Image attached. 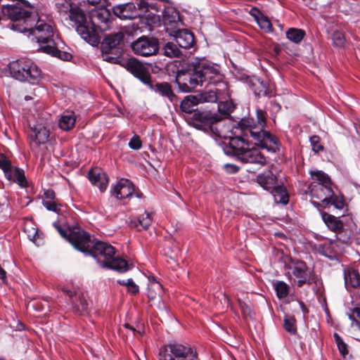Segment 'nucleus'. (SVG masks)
Listing matches in <instances>:
<instances>
[{
    "label": "nucleus",
    "instance_id": "f257e3e1",
    "mask_svg": "<svg viewBox=\"0 0 360 360\" xmlns=\"http://www.w3.org/2000/svg\"><path fill=\"white\" fill-rule=\"evenodd\" d=\"M256 116L257 120L251 117L241 119L236 128L240 130L241 134L231 138L226 153L234 155L243 162L264 165L266 162L265 157L258 149L250 147L252 144L249 137L252 139L255 145L272 153L280 150V143L276 136L264 130L266 121V112L257 109Z\"/></svg>",
    "mask_w": 360,
    "mask_h": 360
},
{
    "label": "nucleus",
    "instance_id": "f03ea898",
    "mask_svg": "<svg viewBox=\"0 0 360 360\" xmlns=\"http://www.w3.org/2000/svg\"><path fill=\"white\" fill-rule=\"evenodd\" d=\"M2 13L11 20L9 27L19 32L34 35L39 49L63 60H70L72 55L57 47L54 30L50 22L38 17L35 8L27 1L20 0L13 4L3 6Z\"/></svg>",
    "mask_w": 360,
    "mask_h": 360
},
{
    "label": "nucleus",
    "instance_id": "7ed1b4c3",
    "mask_svg": "<svg viewBox=\"0 0 360 360\" xmlns=\"http://www.w3.org/2000/svg\"><path fill=\"white\" fill-rule=\"evenodd\" d=\"M60 236L68 240L73 247L84 253L92 255L103 267L123 273L129 269L126 260L115 257V248L106 243L92 240L91 236L80 228L67 229L54 224Z\"/></svg>",
    "mask_w": 360,
    "mask_h": 360
},
{
    "label": "nucleus",
    "instance_id": "20e7f679",
    "mask_svg": "<svg viewBox=\"0 0 360 360\" xmlns=\"http://www.w3.org/2000/svg\"><path fill=\"white\" fill-rule=\"evenodd\" d=\"M56 8L61 15L69 14V18L75 22L76 31L88 43L95 44L98 41L97 34L84 26L85 14L83 11L73 4L72 0H57Z\"/></svg>",
    "mask_w": 360,
    "mask_h": 360
},
{
    "label": "nucleus",
    "instance_id": "39448f33",
    "mask_svg": "<svg viewBox=\"0 0 360 360\" xmlns=\"http://www.w3.org/2000/svg\"><path fill=\"white\" fill-rule=\"evenodd\" d=\"M312 179L316 181L312 182L309 186V193L312 198L321 200V205L326 208L328 206L329 198L333 196L331 181L329 176L321 171L311 172ZM316 207L321 205L320 202L311 201Z\"/></svg>",
    "mask_w": 360,
    "mask_h": 360
},
{
    "label": "nucleus",
    "instance_id": "423d86ee",
    "mask_svg": "<svg viewBox=\"0 0 360 360\" xmlns=\"http://www.w3.org/2000/svg\"><path fill=\"white\" fill-rule=\"evenodd\" d=\"M9 70L11 76L20 82L36 84L41 79V70L30 59L20 58L13 61L9 65Z\"/></svg>",
    "mask_w": 360,
    "mask_h": 360
},
{
    "label": "nucleus",
    "instance_id": "0eeeda50",
    "mask_svg": "<svg viewBox=\"0 0 360 360\" xmlns=\"http://www.w3.org/2000/svg\"><path fill=\"white\" fill-rule=\"evenodd\" d=\"M222 117L209 110H195L190 117L189 124L195 128L213 136L221 137L219 124Z\"/></svg>",
    "mask_w": 360,
    "mask_h": 360
},
{
    "label": "nucleus",
    "instance_id": "6e6552de",
    "mask_svg": "<svg viewBox=\"0 0 360 360\" xmlns=\"http://www.w3.org/2000/svg\"><path fill=\"white\" fill-rule=\"evenodd\" d=\"M159 360H197L196 352L190 347L180 343H169L161 347Z\"/></svg>",
    "mask_w": 360,
    "mask_h": 360
},
{
    "label": "nucleus",
    "instance_id": "1a4fd4ad",
    "mask_svg": "<svg viewBox=\"0 0 360 360\" xmlns=\"http://www.w3.org/2000/svg\"><path fill=\"white\" fill-rule=\"evenodd\" d=\"M111 23V13L108 9L101 8L92 11L91 14V26L87 23L86 18L84 25L88 30L95 31V33L97 34L98 41L95 44H89L93 46L98 44L101 39V32L108 30Z\"/></svg>",
    "mask_w": 360,
    "mask_h": 360
},
{
    "label": "nucleus",
    "instance_id": "9d476101",
    "mask_svg": "<svg viewBox=\"0 0 360 360\" xmlns=\"http://www.w3.org/2000/svg\"><path fill=\"white\" fill-rule=\"evenodd\" d=\"M176 82L183 92H191L198 86H202L199 72L196 70L195 60L192 63L191 68L188 70L177 72Z\"/></svg>",
    "mask_w": 360,
    "mask_h": 360
},
{
    "label": "nucleus",
    "instance_id": "9b49d317",
    "mask_svg": "<svg viewBox=\"0 0 360 360\" xmlns=\"http://www.w3.org/2000/svg\"><path fill=\"white\" fill-rule=\"evenodd\" d=\"M196 70L199 72L202 85L204 82L216 84L222 81L218 67L205 58L195 59Z\"/></svg>",
    "mask_w": 360,
    "mask_h": 360
},
{
    "label": "nucleus",
    "instance_id": "f8f14e48",
    "mask_svg": "<svg viewBox=\"0 0 360 360\" xmlns=\"http://www.w3.org/2000/svg\"><path fill=\"white\" fill-rule=\"evenodd\" d=\"M134 54L148 57L155 55L159 50L158 40L153 37H141L131 44Z\"/></svg>",
    "mask_w": 360,
    "mask_h": 360
},
{
    "label": "nucleus",
    "instance_id": "ddd939ff",
    "mask_svg": "<svg viewBox=\"0 0 360 360\" xmlns=\"http://www.w3.org/2000/svg\"><path fill=\"white\" fill-rule=\"evenodd\" d=\"M291 274L297 278V285L299 288L304 284L310 285L312 283L311 273L307 264L299 259H292L289 266Z\"/></svg>",
    "mask_w": 360,
    "mask_h": 360
},
{
    "label": "nucleus",
    "instance_id": "4468645a",
    "mask_svg": "<svg viewBox=\"0 0 360 360\" xmlns=\"http://www.w3.org/2000/svg\"><path fill=\"white\" fill-rule=\"evenodd\" d=\"M62 290L70 297L72 309L75 313L84 314L87 312L89 304L84 292L81 290H71L66 288H63Z\"/></svg>",
    "mask_w": 360,
    "mask_h": 360
},
{
    "label": "nucleus",
    "instance_id": "2eb2a0df",
    "mask_svg": "<svg viewBox=\"0 0 360 360\" xmlns=\"http://www.w3.org/2000/svg\"><path fill=\"white\" fill-rule=\"evenodd\" d=\"M125 68L143 84H150L151 76L148 69L138 59L129 58L126 63Z\"/></svg>",
    "mask_w": 360,
    "mask_h": 360
},
{
    "label": "nucleus",
    "instance_id": "dca6fc26",
    "mask_svg": "<svg viewBox=\"0 0 360 360\" xmlns=\"http://www.w3.org/2000/svg\"><path fill=\"white\" fill-rule=\"evenodd\" d=\"M111 193L117 200L129 198L134 193V184L129 179H121L112 187Z\"/></svg>",
    "mask_w": 360,
    "mask_h": 360
},
{
    "label": "nucleus",
    "instance_id": "f3484780",
    "mask_svg": "<svg viewBox=\"0 0 360 360\" xmlns=\"http://www.w3.org/2000/svg\"><path fill=\"white\" fill-rule=\"evenodd\" d=\"M133 3L118 4L112 7V12L117 17L122 20L134 19L141 15Z\"/></svg>",
    "mask_w": 360,
    "mask_h": 360
},
{
    "label": "nucleus",
    "instance_id": "a211bd4d",
    "mask_svg": "<svg viewBox=\"0 0 360 360\" xmlns=\"http://www.w3.org/2000/svg\"><path fill=\"white\" fill-rule=\"evenodd\" d=\"M169 34L174 37L177 45L181 48L187 49L195 44L194 35L188 30L177 28L172 30Z\"/></svg>",
    "mask_w": 360,
    "mask_h": 360
},
{
    "label": "nucleus",
    "instance_id": "6ab92c4d",
    "mask_svg": "<svg viewBox=\"0 0 360 360\" xmlns=\"http://www.w3.org/2000/svg\"><path fill=\"white\" fill-rule=\"evenodd\" d=\"M163 22L166 31L169 33L172 30L179 28L180 17L179 12L174 8H168L163 12Z\"/></svg>",
    "mask_w": 360,
    "mask_h": 360
},
{
    "label": "nucleus",
    "instance_id": "aec40b11",
    "mask_svg": "<svg viewBox=\"0 0 360 360\" xmlns=\"http://www.w3.org/2000/svg\"><path fill=\"white\" fill-rule=\"evenodd\" d=\"M89 179L91 184L98 187L101 192L105 191L109 179L100 168L91 169L89 172Z\"/></svg>",
    "mask_w": 360,
    "mask_h": 360
},
{
    "label": "nucleus",
    "instance_id": "412c9836",
    "mask_svg": "<svg viewBox=\"0 0 360 360\" xmlns=\"http://www.w3.org/2000/svg\"><path fill=\"white\" fill-rule=\"evenodd\" d=\"M49 135V130L42 124H37L31 127V133L29 134L30 139L34 141L37 146L46 143Z\"/></svg>",
    "mask_w": 360,
    "mask_h": 360
},
{
    "label": "nucleus",
    "instance_id": "4be33fe9",
    "mask_svg": "<svg viewBox=\"0 0 360 360\" xmlns=\"http://www.w3.org/2000/svg\"><path fill=\"white\" fill-rule=\"evenodd\" d=\"M123 38L124 33L122 32L108 34L104 38L101 44L102 51L105 53H109L112 49L116 48L120 44Z\"/></svg>",
    "mask_w": 360,
    "mask_h": 360
},
{
    "label": "nucleus",
    "instance_id": "5701e85b",
    "mask_svg": "<svg viewBox=\"0 0 360 360\" xmlns=\"http://www.w3.org/2000/svg\"><path fill=\"white\" fill-rule=\"evenodd\" d=\"M257 182L264 189L270 191L277 184V177L271 171H267L257 175Z\"/></svg>",
    "mask_w": 360,
    "mask_h": 360
},
{
    "label": "nucleus",
    "instance_id": "b1692460",
    "mask_svg": "<svg viewBox=\"0 0 360 360\" xmlns=\"http://www.w3.org/2000/svg\"><path fill=\"white\" fill-rule=\"evenodd\" d=\"M153 221V213L145 212L141 214L137 219H131L129 226L131 228H136L139 231L147 230Z\"/></svg>",
    "mask_w": 360,
    "mask_h": 360
},
{
    "label": "nucleus",
    "instance_id": "393cba45",
    "mask_svg": "<svg viewBox=\"0 0 360 360\" xmlns=\"http://www.w3.org/2000/svg\"><path fill=\"white\" fill-rule=\"evenodd\" d=\"M321 217L328 228L336 233H340L343 230V223L336 217L327 212H322Z\"/></svg>",
    "mask_w": 360,
    "mask_h": 360
},
{
    "label": "nucleus",
    "instance_id": "a878e982",
    "mask_svg": "<svg viewBox=\"0 0 360 360\" xmlns=\"http://www.w3.org/2000/svg\"><path fill=\"white\" fill-rule=\"evenodd\" d=\"M345 286L347 289L360 287V275L357 270L348 268L344 271Z\"/></svg>",
    "mask_w": 360,
    "mask_h": 360
},
{
    "label": "nucleus",
    "instance_id": "bb28decb",
    "mask_svg": "<svg viewBox=\"0 0 360 360\" xmlns=\"http://www.w3.org/2000/svg\"><path fill=\"white\" fill-rule=\"evenodd\" d=\"M147 85L155 92L160 94L162 96L167 97L171 101H172L173 98L175 96L172 91L171 85L167 82H160L153 85L150 79V84Z\"/></svg>",
    "mask_w": 360,
    "mask_h": 360
},
{
    "label": "nucleus",
    "instance_id": "cd10ccee",
    "mask_svg": "<svg viewBox=\"0 0 360 360\" xmlns=\"http://www.w3.org/2000/svg\"><path fill=\"white\" fill-rule=\"evenodd\" d=\"M162 292V285L158 282L155 278H149V284L148 286V297L150 301L159 299Z\"/></svg>",
    "mask_w": 360,
    "mask_h": 360
},
{
    "label": "nucleus",
    "instance_id": "c85d7f7f",
    "mask_svg": "<svg viewBox=\"0 0 360 360\" xmlns=\"http://www.w3.org/2000/svg\"><path fill=\"white\" fill-rule=\"evenodd\" d=\"M274 197L276 202L287 204L289 200V196L284 186L276 184L274 188L269 191Z\"/></svg>",
    "mask_w": 360,
    "mask_h": 360
},
{
    "label": "nucleus",
    "instance_id": "c756f323",
    "mask_svg": "<svg viewBox=\"0 0 360 360\" xmlns=\"http://www.w3.org/2000/svg\"><path fill=\"white\" fill-rule=\"evenodd\" d=\"M7 179L12 180L17 183L21 187H27V182L24 174V171L22 169L15 167L13 169H11V176H6Z\"/></svg>",
    "mask_w": 360,
    "mask_h": 360
},
{
    "label": "nucleus",
    "instance_id": "7c9ffc66",
    "mask_svg": "<svg viewBox=\"0 0 360 360\" xmlns=\"http://www.w3.org/2000/svg\"><path fill=\"white\" fill-rule=\"evenodd\" d=\"M199 103L198 98L197 96H187L181 101L180 108L183 112L191 113L195 110L193 108Z\"/></svg>",
    "mask_w": 360,
    "mask_h": 360
},
{
    "label": "nucleus",
    "instance_id": "2f4dec72",
    "mask_svg": "<svg viewBox=\"0 0 360 360\" xmlns=\"http://www.w3.org/2000/svg\"><path fill=\"white\" fill-rule=\"evenodd\" d=\"M75 117L73 112H72L71 114L63 115L59 120L58 125L63 130L68 131L75 126Z\"/></svg>",
    "mask_w": 360,
    "mask_h": 360
},
{
    "label": "nucleus",
    "instance_id": "473e14b6",
    "mask_svg": "<svg viewBox=\"0 0 360 360\" xmlns=\"http://www.w3.org/2000/svg\"><path fill=\"white\" fill-rule=\"evenodd\" d=\"M258 13V15H255V20L260 28L266 32L272 31V25L270 20L265 15H264L259 10H255Z\"/></svg>",
    "mask_w": 360,
    "mask_h": 360
},
{
    "label": "nucleus",
    "instance_id": "72a5a7b5",
    "mask_svg": "<svg viewBox=\"0 0 360 360\" xmlns=\"http://www.w3.org/2000/svg\"><path fill=\"white\" fill-rule=\"evenodd\" d=\"M305 35L304 31L297 28H290L286 32V37L294 43H300Z\"/></svg>",
    "mask_w": 360,
    "mask_h": 360
},
{
    "label": "nucleus",
    "instance_id": "f704fd0d",
    "mask_svg": "<svg viewBox=\"0 0 360 360\" xmlns=\"http://www.w3.org/2000/svg\"><path fill=\"white\" fill-rule=\"evenodd\" d=\"M163 49L164 55L169 58L179 57L181 54L179 46L173 42H167Z\"/></svg>",
    "mask_w": 360,
    "mask_h": 360
},
{
    "label": "nucleus",
    "instance_id": "c9c22d12",
    "mask_svg": "<svg viewBox=\"0 0 360 360\" xmlns=\"http://www.w3.org/2000/svg\"><path fill=\"white\" fill-rule=\"evenodd\" d=\"M252 88L255 95L260 96L267 94L266 86L259 79H255L251 81Z\"/></svg>",
    "mask_w": 360,
    "mask_h": 360
},
{
    "label": "nucleus",
    "instance_id": "e433bc0d",
    "mask_svg": "<svg viewBox=\"0 0 360 360\" xmlns=\"http://www.w3.org/2000/svg\"><path fill=\"white\" fill-rule=\"evenodd\" d=\"M199 102H216L218 96L215 90H210L200 93L198 96Z\"/></svg>",
    "mask_w": 360,
    "mask_h": 360
},
{
    "label": "nucleus",
    "instance_id": "4c0bfd02",
    "mask_svg": "<svg viewBox=\"0 0 360 360\" xmlns=\"http://www.w3.org/2000/svg\"><path fill=\"white\" fill-rule=\"evenodd\" d=\"M234 110L233 103L231 101L219 102L218 103V110L222 117V119L230 115Z\"/></svg>",
    "mask_w": 360,
    "mask_h": 360
},
{
    "label": "nucleus",
    "instance_id": "58836bf2",
    "mask_svg": "<svg viewBox=\"0 0 360 360\" xmlns=\"http://www.w3.org/2000/svg\"><path fill=\"white\" fill-rule=\"evenodd\" d=\"M275 290L278 298H284L289 293V286L283 281H278L274 284Z\"/></svg>",
    "mask_w": 360,
    "mask_h": 360
},
{
    "label": "nucleus",
    "instance_id": "ea45409f",
    "mask_svg": "<svg viewBox=\"0 0 360 360\" xmlns=\"http://www.w3.org/2000/svg\"><path fill=\"white\" fill-rule=\"evenodd\" d=\"M11 162L7 157L1 153L0 154V168L4 171L6 176H11V169L12 168Z\"/></svg>",
    "mask_w": 360,
    "mask_h": 360
},
{
    "label": "nucleus",
    "instance_id": "a19ab883",
    "mask_svg": "<svg viewBox=\"0 0 360 360\" xmlns=\"http://www.w3.org/2000/svg\"><path fill=\"white\" fill-rule=\"evenodd\" d=\"M296 321L294 317L288 316L284 319L283 326L286 331L290 334H295L297 331Z\"/></svg>",
    "mask_w": 360,
    "mask_h": 360
},
{
    "label": "nucleus",
    "instance_id": "79ce46f5",
    "mask_svg": "<svg viewBox=\"0 0 360 360\" xmlns=\"http://www.w3.org/2000/svg\"><path fill=\"white\" fill-rule=\"evenodd\" d=\"M335 342L338 345L340 353L345 356L348 353L347 345L344 342L341 337L338 333L333 335Z\"/></svg>",
    "mask_w": 360,
    "mask_h": 360
},
{
    "label": "nucleus",
    "instance_id": "37998d69",
    "mask_svg": "<svg viewBox=\"0 0 360 360\" xmlns=\"http://www.w3.org/2000/svg\"><path fill=\"white\" fill-rule=\"evenodd\" d=\"M238 304H239L241 313L245 318H248V317L252 318V307L250 304H248V303L243 302L240 300H238Z\"/></svg>",
    "mask_w": 360,
    "mask_h": 360
},
{
    "label": "nucleus",
    "instance_id": "c03bdc74",
    "mask_svg": "<svg viewBox=\"0 0 360 360\" xmlns=\"http://www.w3.org/2000/svg\"><path fill=\"white\" fill-rule=\"evenodd\" d=\"M43 205L49 211L59 212L60 211V205L57 203L56 200H44Z\"/></svg>",
    "mask_w": 360,
    "mask_h": 360
},
{
    "label": "nucleus",
    "instance_id": "a18cd8bd",
    "mask_svg": "<svg viewBox=\"0 0 360 360\" xmlns=\"http://www.w3.org/2000/svg\"><path fill=\"white\" fill-rule=\"evenodd\" d=\"M310 143L312 147V150L315 153H319L323 150V146L321 143V139L319 136H312L310 138Z\"/></svg>",
    "mask_w": 360,
    "mask_h": 360
},
{
    "label": "nucleus",
    "instance_id": "49530a36",
    "mask_svg": "<svg viewBox=\"0 0 360 360\" xmlns=\"http://www.w3.org/2000/svg\"><path fill=\"white\" fill-rule=\"evenodd\" d=\"M332 205L335 208H337L338 210H341L344 207L345 202H344V200L342 197H338L337 195H335L334 193L333 192V196L331 197V198H329V200H328V205Z\"/></svg>",
    "mask_w": 360,
    "mask_h": 360
},
{
    "label": "nucleus",
    "instance_id": "de8ad7c7",
    "mask_svg": "<svg viewBox=\"0 0 360 360\" xmlns=\"http://www.w3.org/2000/svg\"><path fill=\"white\" fill-rule=\"evenodd\" d=\"M333 41L334 45L336 46H343L345 43V37L343 33L339 31H336L333 34L332 36Z\"/></svg>",
    "mask_w": 360,
    "mask_h": 360
},
{
    "label": "nucleus",
    "instance_id": "09e8293b",
    "mask_svg": "<svg viewBox=\"0 0 360 360\" xmlns=\"http://www.w3.org/2000/svg\"><path fill=\"white\" fill-rule=\"evenodd\" d=\"M129 146L134 150H139L142 146V143L140 138L135 135L129 141Z\"/></svg>",
    "mask_w": 360,
    "mask_h": 360
},
{
    "label": "nucleus",
    "instance_id": "8fccbe9b",
    "mask_svg": "<svg viewBox=\"0 0 360 360\" xmlns=\"http://www.w3.org/2000/svg\"><path fill=\"white\" fill-rule=\"evenodd\" d=\"M137 6L141 13L147 12L150 8H154L153 6L150 5L148 3H146L145 0H139Z\"/></svg>",
    "mask_w": 360,
    "mask_h": 360
},
{
    "label": "nucleus",
    "instance_id": "3c124183",
    "mask_svg": "<svg viewBox=\"0 0 360 360\" xmlns=\"http://www.w3.org/2000/svg\"><path fill=\"white\" fill-rule=\"evenodd\" d=\"M350 319L357 318L360 320V308H354L352 311V314L349 316Z\"/></svg>",
    "mask_w": 360,
    "mask_h": 360
},
{
    "label": "nucleus",
    "instance_id": "603ef678",
    "mask_svg": "<svg viewBox=\"0 0 360 360\" xmlns=\"http://www.w3.org/2000/svg\"><path fill=\"white\" fill-rule=\"evenodd\" d=\"M128 291L133 294H136V293L139 292V286L137 285H136L135 283L132 284L131 286H129L128 288Z\"/></svg>",
    "mask_w": 360,
    "mask_h": 360
},
{
    "label": "nucleus",
    "instance_id": "864d4df0",
    "mask_svg": "<svg viewBox=\"0 0 360 360\" xmlns=\"http://www.w3.org/2000/svg\"><path fill=\"white\" fill-rule=\"evenodd\" d=\"M47 200H54L55 193L52 191H47L44 193Z\"/></svg>",
    "mask_w": 360,
    "mask_h": 360
},
{
    "label": "nucleus",
    "instance_id": "5fc2aeb1",
    "mask_svg": "<svg viewBox=\"0 0 360 360\" xmlns=\"http://www.w3.org/2000/svg\"><path fill=\"white\" fill-rule=\"evenodd\" d=\"M34 307L36 309H37V310H39V311H43V309H44V304H43V303H41V302H37V303L34 305Z\"/></svg>",
    "mask_w": 360,
    "mask_h": 360
},
{
    "label": "nucleus",
    "instance_id": "6e6d98bb",
    "mask_svg": "<svg viewBox=\"0 0 360 360\" xmlns=\"http://www.w3.org/2000/svg\"><path fill=\"white\" fill-rule=\"evenodd\" d=\"M86 1L89 4H92V5L98 4L102 1V0H86Z\"/></svg>",
    "mask_w": 360,
    "mask_h": 360
},
{
    "label": "nucleus",
    "instance_id": "4d7b16f0",
    "mask_svg": "<svg viewBox=\"0 0 360 360\" xmlns=\"http://www.w3.org/2000/svg\"><path fill=\"white\" fill-rule=\"evenodd\" d=\"M135 283L133 281L131 278H129L126 282V285L127 286V288L131 286L132 284H134Z\"/></svg>",
    "mask_w": 360,
    "mask_h": 360
},
{
    "label": "nucleus",
    "instance_id": "13d9d810",
    "mask_svg": "<svg viewBox=\"0 0 360 360\" xmlns=\"http://www.w3.org/2000/svg\"><path fill=\"white\" fill-rule=\"evenodd\" d=\"M135 283L133 281L131 278H129L126 282V285L127 286V288L131 286L132 284H134Z\"/></svg>",
    "mask_w": 360,
    "mask_h": 360
},
{
    "label": "nucleus",
    "instance_id": "bf43d9fd",
    "mask_svg": "<svg viewBox=\"0 0 360 360\" xmlns=\"http://www.w3.org/2000/svg\"><path fill=\"white\" fill-rule=\"evenodd\" d=\"M300 305H301V307H302V309L303 312H304V313H307V312H308V310H307V309L306 308V307L304 306V303H303V302H300Z\"/></svg>",
    "mask_w": 360,
    "mask_h": 360
},
{
    "label": "nucleus",
    "instance_id": "052dcab7",
    "mask_svg": "<svg viewBox=\"0 0 360 360\" xmlns=\"http://www.w3.org/2000/svg\"><path fill=\"white\" fill-rule=\"evenodd\" d=\"M254 10H257V8H252L251 10V11H250V14L255 18V15H258V13H257V11H255Z\"/></svg>",
    "mask_w": 360,
    "mask_h": 360
},
{
    "label": "nucleus",
    "instance_id": "680f3d73",
    "mask_svg": "<svg viewBox=\"0 0 360 360\" xmlns=\"http://www.w3.org/2000/svg\"><path fill=\"white\" fill-rule=\"evenodd\" d=\"M124 326H125L126 328H129V329H131V330H133V331H135V328H133V327L129 326V325L128 323H125V324H124Z\"/></svg>",
    "mask_w": 360,
    "mask_h": 360
},
{
    "label": "nucleus",
    "instance_id": "e2e57ef3",
    "mask_svg": "<svg viewBox=\"0 0 360 360\" xmlns=\"http://www.w3.org/2000/svg\"><path fill=\"white\" fill-rule=\"evenodd\" d=\"M118 283L121 285H126V282L124 281H119Z\"/></svg>",
    "mask_w": 360,
    "mask_h": 360
},
{
    "label": "nucleus",
    "instance_id": "0e129e2a",
    "mask_svg": "<svg viewBox=\"0 0 360 360\" xmlns=\"http://www.w3.org/2000/svg\"><path fill=\"white\" fill-rule=\"evenodd\" d=\"M106 60H108V61H111V60H114V58H106Z\"/></svg>",
    "mask_w": 360,
    "mask_h": 360
},
{
    "label": "nucleus",
    "instance_id": "69168bd1",
    "mask_svg": "<svg viewBox=\"0 0 360 360\" xmlns=\"http://www.w3.org/2000/svg\"><path fill=\"white\" fill-rule=\"evenodd\" d=\"M25 100H28V99H30L31 98L28 97V96H25Z\"/></svg>",
    "mask_w": 360,
    "mask_h": 360
},
{
    "label": "nucleus",
    "instance_id": "338daca9",
    "mask_svg": "<svg viewBox=\"0 0 360 360\" xmlns=\"http://www.w3.org/2000/svg\"><path fill=\"white\" fill-rule=\"evenodd\" d=\"M46 307H49V305H48V303L47 302H44Z\"/></svg>",
    "mask_w": 360,
    "mask_h": 360
}]
</instances>
